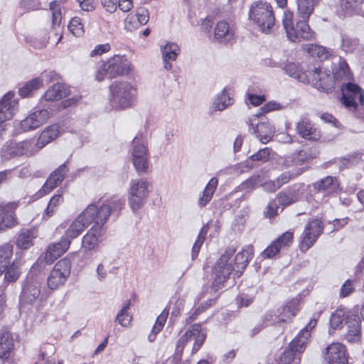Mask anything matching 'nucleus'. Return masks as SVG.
Returning a JSON list of instances; mask_svg holds the SVG:
<instances>
[{
    "mask_svg": "<svg viewBox=\"0 0 364 364\" xmlns=\"http://www.w3.org/2000/svg\"><path fill=\"white\" fill-rule=\"evenodd\" d=\"M136 90L126 81L114 82L109 86V100L111 106L117 109L131 107L136 100Z\"/></svg>",
    "mask_w": 364,
    "mask_h": 364,
    "instance_id": "obj_1",
    "label": "nucleus"
},
{
    "mask_svg": "<svg viewBox=\"0 0 364 364\" xmlns=\"http://www.w3.org/2000/svg\"><path fill=\"white\" fill-rule=\"evenodd\" d=\"M317 324V320L311 319L307 326L300 331L297 336L291 342L289 348L286 349L280 358L279 364H299L300 358H296L295 353L304 350L305 346L310 337L311 331Z\"/></svg>",
    "mask_w": 364,
    "mask_h": 364,
    "instance_id": "obj_2",
    "label": "nucleus"
},
{
    "mask_svg": "<svg viewBox=\"0 0 364 364\" xmlns=\"http://www.w3.org/2000/svg\"><path fill=\"white\" fill-rule=\"evenodd\" d=\"M235 251L236 250L234 247L227 248L215 262L213 269L215 277L210 288V291H213V293H216L223 287L224 283L235 269L232 257L235 253Z\"/></svg>",
    "mask_w": 364,
    "mask_h": 364,
    "instance_id": "obj_3",
    "label": "nucleus"
},
{
    "mask_svg": "<svg viewBox=\"0 0 364 364\" xmlns=\"http://www.w3.org/2000/svg\"><path fill=\"white\" fill-rule=\"evenodd\" d=\"M249 18L252 20L262 32L269 31L275 21L272 6L262 1L252 4L249 10Z\"/></svg>",
    "mask_w": 364,
    "mask_h": 364,
    "instance_id": "obj_4",
    "label": "nucleus"
},
{
    "mask_svg": "<svg viewBox=\"0 0 364 364\" xmlns=\"http://www.w3.org/2000/svg\"><path fill=\"white\" fill-rule=\"evenodd\" d=\"M342 97L341 102L342 105L350 112L360 117L358 111L360 109L364 101V93L362 89L356 84L345 82L343 86H341Z\"/></svg>",
    "mask_w": 364,
    "mask_h": 364,
    "instance_id": "obj_5",
    "label": "nucleus"
},
{
    "mask_svg": "<svg viewBox=\"0 0 364 364\" xmlns=\"http://www.w3.org/2000/svg\"><path fill=\"white\" fill-rule=\"evenodd\" d=\"M132 147V161L136 171L139 175L146 172L149 167V150L146 138L142 134L136 136Z\"/></svg>",
    "mask_w": 364,
    "mask_h": 364,
    "instance_id": "obj_6",
    "label": "nucleus"
},
{
    "mask_svg": "<svg viewBox=\"0 0 364 364\" xmlns=\"http://www.w3.org/2000/svg\"><path fill=\"white\" fill-rule=\"evenodd\" d=\"M95 213V205H89L70 224L63 237L71 242V240L77 237L89 225L92 223H97Z\"/></svg>",
    "mask_w": 364,
    "mask_h": 364,
    "instance_id": "obj_7",
    "label": "nucleus"
},
{
    "mask_svg": "<svg viewBox=\"0 0 364 364\" xmlns=\"http://www.w3.org/2000/svg\"><path fill=\"white\" fill-rule=\"evenodd\" d=\"M247 124L249 132L255 134L262 143L266 144L273 137L275 129L262 113L252 115Z\"/></svg>",
    "mask_w": 364,
    "mask_h": 364,
    "instance_id": "obj_8",
    "label": "nucleus"
},
{
    "mask_svg": "<svg viewBox=\"0 0 364 364\" xmlns=\"http://www.w3.org/2000/svg\"><path fill=\"white\" fill-rule=\"evenodd\" d=\"M149 183L144 179H133L130 182L128 202L133 211L140 209L149 196Z\"/></svg>",
    "mask_w": 364,
    "mask_h": 364,
    "instance_id": "obj_9",
    "label": "nucleus"
},
{
    "mask_svg": "<svg viewBox=\"0 0 364 364\" xmlns=\"http://www.w3.org/2000/svg\"><path fill=\"white\" fill-rule=\"evenodd\" d=\"M205 337L206 335L202 331L200 324L196 323L191 326L188 331L178 341L176 348V355H181L185 345L188 341H193L192 353L197 352L204 343Z\"/></svg>",
    "mask_w": 364,
    "mask_h": 364,
    "instance_id": "obj_10",
    "label": "nucleus"
},
{
    "mask_svg": "<svg viewBox=\"0 0 364 364\" xmlns=\"http://www.w3.org/2000/svg\"><path fill=\"white\" fill-rule=\"evenodd\" d=\"M71 264L68 259L59 260L54 266L48 278V286L50 289H56L64 284L70 274Z\"/></svg>",
    "mask_w": 364,
    "mask_h": 364,
    "instance_id": "obj_11",
    "label": "nucleus"
},
{
    "mask_svg": "<svg viewBox=\"0 0 364 364\" xmlns=\"http://www.w3.org/2000/svg\"><path fill=\"white\" fill-rule=\"evenodd\" d=\"M43 296L41 294V285L37 279L27 278L20 296L22 304L36 305L42 303Z\"/></svg>",
    "mask_w": 364,
    "mask_h": 364,
    "instance_id": "obj_12",
    "label": "nucleus"
},
{
    "mask_svg": "<svg viewBox=\"0 0 364 364\" xmlns=\"http://www.w3.org/2000/svg\"><path fill=\"white\" fill-rule=\"evenodd\" d=\"M308 82L311 84L315 88L329 92L334 87V82L330 71H322L320 68H314L312 70H309Z\"/></svg>",
    "mask_w": 364,
    "mask_h": 364,
    "instance_id": "obj_13",
    "label": "nucleus"
},
{
    "mask_svg": "<svg viewBox=\"0 0 364 364\" xmlns=\"http://www.w3.org/2000/svg\"><path fill=\"white\" fill-rule=\"evenodd\" d=\"M323 232V225L321 220L315 218L310 220L306 225L301 235V250L306 251L316 241Z\"/></svg>",
    "mask_w": 364,
    "mask_h": 364,
    "instance_id": "obj_14",
    "label": "nucleus"
},
{
    "mask_svg": "<svg viewBox=\"0 0 364 364\" xmlns=\"http://www.w3.org/2000/svg\"><path fill=\"white\" fill-rule=\"evenodd\" d=\"M50 117V112L46 109L36 110L20 122V128L23 132L35 130L46 124Z\"/></svg>",
    "mask_w": 364,
    "mask_h": 364,
    "instance_id": "obj_15",
    "label": "nucleus"
},
{
    "mask_svg": "<svg viewBox=\"0 0 364 364\" xmlns=\"http://www.w3.org/2000/svg\"><path fill=\"white\" fill-rule=\"evenodd\" d=\"M298 304V300L293 299L282 308L277 309L275 312L267 313L264 316V319L273 323L285 322L296 315L299 311Z\"/></svg>",
    "mask_w": 364,
    "mask_h": 364,
    "instance_id": "obj_16",
    "label": "nucleus"
},
{
    "mask_svg": "<svg viewBox=\"0 0 364 364\" xmlns=\"http://www.w3.org/2000/svg\"><path fill=\"white\" fill-rule=\"evenodd\" d=\"M18 206V202L0 203V232L5 231L17 225V218L14 210Z\"/></svg>",
    "mask_w": 364,
    "mask_h": 364,
    "instance_id": "obj_17",
    "label": "nucleus"
},
{
    "mask_svg": "<svg viewBox=\"0 0 364 364\" xmlns=\"http://www.w3.org/2000/svg\"><path fill=\"white\" fill-rule=\"evenodd\" d=\"M38 150L35 144L31 140H25L18 143H10L3 150L4 156L6 158L20 156H30L34 154Z\"/></svg>",
    "mask_w": 364,
    "mask_h": 364,
    "instance_id": "obj_18",
    "label": "nucleus"
},
{
    "mask_svg": "<svg viewBox=\"0 0 364 364\" xmlns=\"http://www.w3.org/2000/svg\"><path fill=\"white\" fill-rule=\"evenodd\" d=\"M106 63L109 78H114L119 75L128 74L131 70L130 63L123 55H114Z\"/></svg>",
    "mask_w": 364,
    "mask_h": 364,
    "instance_id": "obj_19",
    "label": "nucleus"
},
{
    "mask_svg": "<svg viewBox=\"0 0 364 364\" xmlns=\"http://www.w3.org/2000/svg\"><path fill=\"white\" fill-rule=\"evenodd\" d=\"M103 225L95 223V225L83 236L82 239V248L85 251L96 250L98 248L103 234Z\"/></svg>",
    "mask_w": 364,
    "mask_h": 364,
    "instance_id": "obj_20",
    "label": "nucleus"
},
{
    "mask_svg": "<svg viewBox=\"0 0 364 364\" xmlns=\"http://www.w3.org/2000/svg\"><path fill=\"white\" fill-rule=\"evenodd\" d=\"M325 360L328 364H347L348 358L345 346L333 343L326 348Z\"/></svg>",
    "mask_w": 364,
    "mask_h": 364,
    "instance_id": "obj_21",
    "label": "nucleus"
},
{
    "mask_svg": "<svg viewBox=\"0 0 364 364\" xmlns=\"http://www.w3.org/2000/svg\"><path fill=\"white\" fill-rule=\"evenodd\" d=\"M124 205V200L120 198H114L107 201L99 208L95 205L97 223L105 224L112 211L120 210Z\"/></svg>",
    "mask_w": 364,
    "mask_h": 364,
    "instance_id": "obj_22",
    "label": "nucleus"
},
{
    "mask_svg": "<svg viewBox=\"0 0 364 364\" xmlns=\"http://www.w3.org/2000/svg\"><path fill=\"white\" fill-rule=\"evenodd\" d=\"M296 131L301 138L309 141H317L321 136L320 130L306 118L296 123Z\"/></svg>",
    "mask_w": 364,
    "mask_h": 364,
    "instance_id": "obj_23",
    "label": "nucleus"
},
{
    "mask_svg": "<svg viewBox=\"0 0 364 364\" xmlns=\"http://www.w3.org/2000/svg\"><path fill=\"white\" fill-rule=\"evenodd\" d=\"M14 97V93L9 92L0 100V124L11 119L15 114L18 102Z\"/></svg>",
    "mask_w": 364,
    "mask_h": 364,
    "instance_id": "obj_24",
    "label": "nucleus"
},
{
    "mask_svg": "<svg viewBox=\"0 0 364 364\" xmlns=\"http://www.w3.org/2000/svg\"><path fill=\"white\" fill-rule=\"evenodd\" d=\"M318 152L314 147L300 150L294 153L292 156L285 161V166L287 167L294 166H302L309 163L312 159L316 158Z\"/></svg>",
    "mask_w": 364,
    "mask_h": 364,
    "instance_id": "obj_25",
    "label": "nucleus"
},
{
    "mask_svg": "<svg viewBox=\"0 0 364 364\" xmlns=\"http://www.w3.org/2000/svg\"><path fill=\"white\" fill-rule=\"evenodd\" d=\"M14 341L11 333L5 330H0V358L9 360L13 355Z\"/></svg>",
    "mask_w": 364,
    "mask_h": 364,
    "instance_id": "obj_26",
    "label": "nucleus"
},
{
    "mask_svg": "<svg viewBox=\"0 0 364 364\" xmlns=\"http://www.w3.org/2000/svg\"><path fill=\"white\" fill-rule=\"evenodd\" d=\"M235 30L233 27L225 21H219L214 29V38L220 43H230L235 39Z\"/></svg>",
    "mask_w": 364,
    "mask_h": 364,
    "instance_id": "obj_27",
    "label": "nucleus"
},
{
    "mask_svg": "<svg viewBox=\"0 0 364 364\" xmlns=\"http://www.w3.org/2000/svg\"><path fill=\"white\" fill-rule=\"evenodd\" d=\"M161 52L163 59L164 68L170 70L172 69V63L169 60H176L180 53V48L178 45L173 42L166 43L161 46Z\"/></svg>",
    "mask_w": 364,
    "mask_h": 364,
    "instance_id": "obj_28",
    "label": "nucleus"
},
{
    "mask_svg": "<svg viewBox=\"0 0 364 364\" xmlns=\"http://www.w3.org/2000/svg\"><path fill=\"white\" fill-rule=\"evenodd\" d=\"M70 245V242L63 237L58 242L52 244L48 247L45 259L47 263H52L58 257L65 252Z\"/></svg>",
    "mask_w": 364,
    "mask_h": 364,
    "instance_id": "obj_29",
    "label": "nucleus"
},
{
    "mask_svg": "<svg viewBox=\"0 0 364 364\" xmlns=\"http://www.w3.org/2000/svg\"><path fill=\"white\" fill-rule=\"evenodd\" d=\"M253 255V247L248 245L239 252L234 259L235 274L240 277Z\"/></svg>",
    "mask_w": 364,
    "mask_h": 364,
    "instance_id": "obj_30",
    "label": "nucleus"
},
{
    "mask_svg": "<svg viewBox=\"0 0 364 364\" xmlns=\"http://www.w3.org/2000/svg\"><path fill=\"white\" fill-rule=\"evenodd\" d=\"M68 171L65 164L60 165L55 171H54L46 181L43 191L45 193L50 192L53 189L58 186L64 179L65 173Z\"/></svg>",
    "mask_w": 364,
    "mask_h": 364,
    "instance_id": "obj_31",
    "label": "nucleus"
},
{
    "mask_svg": "<svg viewBox=\"0 0 364 364\" xmlns=\"http://www.w3.org/2000/svg\"><path fill=\"white\" fill-rule=\"evenodd\" d=\"M60 133V127L57 124H53L44 129L38 136L35 144L37 149L39 150L56 139Z\"/></svg>",
    "mask_w": 364,
    "mask_h": 364,
    "instance_id": "obj_32",
    "label": "nucleus"
},
{
    "mask_svg": "<svg viewBox=\"0 0 364 364\" xmlns=\"http://www.w3.org/2000/svg\"><path fill=\"white\" fill-rule=\"evenodd\" d=\"M308 20L299 21L296 26L294 27L295 38H289L292 42L299 41L301 39L305 41H311L315 38V33L312 31L309 24L307 23Z\"/></svg>",
    "mask_w": 364,
    "mask_h": 364,
    "instance_id": "obj_33",
    "label": "nucleus"
},
{
    "mask_svg": "<svg viewBox=\"0 0 364 364\" xmlns=\"http://www.w3.org/2000/svg\"><path fill=\"white\" fill-rule=\"evenodd\" d=\"M37 237L34 229H22L17 235L16 245L21 250H28L33 245V240Z\"/></svg>",
    "mask_w": 364,
    "mask_h": 364,
    "instance_id": "obj_34",
    "label": "nucleus"
},
{
    "mask_svg": "<svg viewBox=\"0 0 364 364\" xmlns=\"http://www.w3.org/2000/svg\"><path fill=\"white\" fill-rule=\"evenodd\" d=\"M53 75L52 73H43L41 77L33 79L32 80L26 83L22 87L19 89V94L23 97H26L30 96L32 92L38 89L43 85V81L48 80V77H51Z\"/></svg>",
    "mask_w": 364,
    "mask_h": 364,
    "instance_id": "obj_35",
    "label": "nucleus"
},
{
    "mask_svg": "<svg viewBox=\"0 0 364 364\" xmlns=\"http://www.w3.org/2000/svg\"><path fill=\"white\" fill-rule=\"evenodd\" d=\"M348 332L346 339L349 343H357L361 338L360 321L356 316H350L347 321Z\"/></svg>",
    "mask_w": 364,
    "mask_h": 364,
    "instance_id": "obj_36",
    "label": "nucleus"
},
{
    "mask_svg": "<svg viewBox=\"0 0 364 364\" xmlns=\"http://www.w3.org/2000/svg\"><path fill=\"white\" fill-rule=\"evenodd\" d=\"M333 80L334 84L340 82L343 86L345 82H349L352 80V74L350 72L349 67L345 61H341L338 66L333 70Z\"/></svg>",
    "mask_w": 364,
    "mask_h": 364,
    "instance_id": "obj_37",
    "label": "nucleus"
},
{
    "mask_svg": "<svg viewBox=\"0 0 364 364\" xmlns=\"http://www.w3.org/2000/svg\"><path fill=\"white\" fill-rule=\"evenodd\" d=\"M283 70L289 77L295 78L303 83L308 82L309 70L306 71L301 65L294 63H289L283 68Z\"/></svg>",
    "mask_w": 364,
    "mask_h": 364,
    "instance_id": "obj_38",
    "label": "nucleus"
},
{
    "mask_svg": "<svg viewBox=\"0 0 364 364\" xmlns=\"http://www.w3.org/2000/svg\"><path fill=\"white\" fill-rule=\"evenodd\" d=\"M318 0H297V14L304 20H309Z\"/></svg>",
    "mask_w": 364,
    "mask_h": 364,
    "instance_id": "obj_39",
    "label": "nucleus"
},
{
    "mask_svg": "<svg viewBox=\"0 0 364 364\" xmlns=\"http://www.w3.org/2000/svg\"><path fill=\"white\" fill-rule=\"evenodd\" d=\"M354 316L355 315L351 314L348 310L345 309H338L331 316V328L333 329L341 328L343 326L344 321H346V323H347L350 317Z\"/></svg>",
    "mask_w": 364,
    "mask_h": 364,
    "instance_id": "obj_40",
    "label": "nucleus"
},
{
    "mask_svg": "<svg viewBox=\"0 0 364 364\" xmlns=\"http://www.w3.org/2000/svg\"><path fill=\"white\" fill-rule=\"evenodd\" d=\"M68 95L67 88L65 85L57 83L51 86L45 92L43 98L46 101H55L62 99Z\"/></svg>",
    "mask_w": 364,
    "mask_h": 364,
    "instance_id": "obj_41",
    "label": "nucleus"
},
{
    "mask_svg": "<svg viewBox=\"0 0 364 364\" xmlns=\"http://www.w3.org/2000/svg\"><path fill=\"white\" fill-rule=\"evenodd\" d=\"M232 99L225 88L213 100L212 109L214 111H223L232 104Z\"/></svg>",
    "mask_w": 364,
    "mask_h": 364,
    "instance_id": "obj_42",
    "label": "nucleus"
},
{
    "mask_svg": "<svg viewBox=\"0 0 364 364\" xmlns=\"http://www.w3.org/2000/svg\"><path fill=\"white\" fill-rule=\"evenodd\" d=\"M218 181L217 178H212L206 185L203 195L200 196L198 200V205L200 208L205 207L212 199L218 186Z\"/></svg>",
    "mask_w": 364,
    "mask_h": 364,
    "instance_id": "obj_43",
    "label": "nucleus"
},
{
    "mask_svg": "<svg viewBox=\"0 0 364 364\" xmlns=\"http://www.w3.org/2000/svg\"><path fill=\"white\" fill-rule=\"evenodd\" d=\"M13 255V246L6 243L0 246V275L9 267Z\"/></svg>",
    "mask_w": 364,
    "mask_h": 364,
    "instance_id": "obj_44",
    "label": "nucleus"
},
{
    "mask_svg": "<svg viewBox=\"0 0 364 364\" xmlns=\"http://www.w3.org/2000/svg\"><path fill=\"white\" fill-rule=\"evenodd\" d=\"M304 50L313 58L320 60H326L329 56L328 51L323 46L316 44H306L303 47Z\"/></svg>",
    "mask_w": 364,
    "mask_h": 364,
    "instance_id": "obj_45",
    "label": "nucleus"
},
{
    "mask_svg": "<svg viewBox=\"0 0 364 364\" xmlns=\"http://www.w3.org/2000/svg\"><path fill=\"white\" fill-rule=\"evenodd\" d=\"M131 301H127L122 306L121 310L116 316L115 321L117 322L123 327H129L132 320V316L129 312L130 309Z\"/></svg>",
    "mask_w": 364,
    "mask_h": 364,
    "instance_id": "obj_46",
    "label": "nucleus"
},
{
    "mask_svg": "<svg viewBox=\"0 0 364 364\" xmlns=\"http://www.w3.org/2000/svg\"><path fill=\"white\" fill-rule=\"evenodd\" d=\"M168 316V311L164 309L161 314L157 317L156 323L152 328L151 332L148 336L149 341L150 342H153L156 338V334L162 330Z\"/></svg>",
    "mask_w": 364,
    "mask_h": 364,
    "instance_id": "obj_47",
    "label": "nucleus"
},
{
    "mask_svg": "<svg viewBox=\"0 0 364 364\" xmlns=\"http://www.w3.org/2000/svg\"><path fill=\"white\" fill-rule=\"evenodd\" d=\"M50 9L52 11V26L57 33L62 21V13L59 4L55 1L50 2Z\"/></svg>",
    "mask_w": 364,
    "mask_h": 364,
    "instance_id": "obj_48",
    "label": "nucleus"
},
{
    "mask_svg": "<svg viewBox=\"0 0 364 364\" xmlns=\"http://www.w3.org/2000/svg\"><path fill=\"white\" fill-rule=\"evenodd\" d=\"M293 16L294 14L291 11H285L283 15L282 23L288 38L294 39L296 36L293 24Z\"/></svg>",
    "mask_w": 364,
    "mask_h": 364,
    "instance_id": "obj_49",
    "label": "nucleus"
},
{
    "mask_svg": "<svg viewBox=\"0 0 364 364\" xmlns=\"http://www.w3.org/2000/svg\"><path fill=\"white\" fill-rule=\"evenodd\" d=\"M316 187L319 191L331 193L337 189L338 183L336 179L332 176H326L325 178L317 182Z\"/></svg>",
    "mask_w": 364,
    "mask_h": 364,
    "instance_id": "obj_50",
    "label": "nucleus"
},
{
    "mask_svg": "<svg viewBox=\"0 0 364 364\" xmlns=\"http://www.w3.org/2000/svg\"><path fill=\"white\" fill-rule=\"evenodd\" d=\"M63 191L58 190V194L53 196L48 205V207L46 210V215L48 217H50L53 213L56 210V208L61 204L63 201V198L62 197Z\"/></svg>",
    "mask_w": 364,
    "mask_h": 364,
    "instance_id": "obj_51",
    "label": "nucleus"
},
{
    "mask_svg": "<svg viewBox=\"0 0 364 364\" xmlns=\"http://www.w3.org/2000/svg\"><path fill=\"white\" fill-rule=\"evenodd\" d=\"M4 272V281L7 283L16 282L21 274L18 267L16 265L14 262L9 266Z\"/></svg>",
    "mask_w": 364,
    "mask_h": 364,
    "instance_id": "obj_52",
    "label": "nucleus"
},
{
    "mask_svg": "<svg viewBox=\"0 0 364 364\" xmlns=\"http://www.w3.org/2000/svg\"><path fill=\"white\" fill-rule=\"evenodd\" d=\"M208 232V226L203 225L202 228L200 229V231L197 237V239L193 244V248H192V258L195 259L198 253L200 251V249L201 247L202 244L203 243L205 236Z\"/></svg>",
    "mask_w": 364,
    "mask_h": 364,
    "instance_id": "obj_53",
    "label": "nucleus"
},
{
    "mask_svg": "<svg viewBox=\"0 0 364 364\" xmlns=\"http://www.w3.org/2000/svg\"><path fill=\"white\" fill-rule=\"evenodd\" d=\"M68 28L70 31L77 37L83 36L85 33L83 23L79 17H74L71 19L68 25Z\"/></svg>",
    "mask_w": 364,
    "mask_h": 364,
    "instance_id": "obj_54",
    "label": "nucleus"
},
{
    "mask_svg": "<svg viewBox=\"0 0 364 364\" xmlns=\"http://www.w3.org/2000/svg\"><path fill=\"white\" fill-rule=\"evenodd\" d=\"M357 7L356 0H341L340 9L343 16L352 15Z\"/></svg>",
    "mask_w": 364,
    "mask_h": 364,
    "instance_id": "obj_55",
    "label": "nucleus"
},
{
    "mask_svg": "<svg viewBox=\"0 0 364 364\" xmlns=\"http://www.w3.org/2000/svg\"><path fill=\"white\" fill-rule=\"evenodd\" d=\"M305 171L304 168H299L294 172H284L282 173L276 180L277 184H279V188L284 184L288 183L290 179L301 174Z\"/></svg>",
    "mask_w": 364,
    "mask_h": 364,
    "instance_id": "obj_56",
    "label": "nucleus"
},
{
    "mask_svg": "<svg viewBox=\"0 0 364 364\" xmlns=\"http://www.w3.org/2000/svg\"><path fill=\"white\" fill-rule=\"evenodd\" d=\"M277 199L280 205L287 206L296 200V196L293 192H281L278 193Z\"/></svg>",
    "mask_w": 364,
    "mask_h": 364,
    "instance_id": "obj_57",
    "label": "nucleus"
},
{
    "mask_svg": "<svg viewBox=\"0 0 364 364\" xmlns=\"http://www.w3.org/2000/svg\"><path fill=\"white\" fill-rule=\"evenodd\" d=\"M274 241L280 246V249L289 247L293 242V232L287 231Z\"/></svg>",
    "mask_w": 364,
    "mask_h": 364,
    "instance_id": "obj_58",
    "label": "nucleus"
},
{
    "mask_svg": "<svg viewBox=\"0 0 364 364\" xmlns=\"http://www.w3.org/2000/svg\"><path fill=\"white\" fill-rule=\"evenodd\" d=\"M140 26L141 25L139 23V18H137L135 14H129L124 20V27L128 31H132Z\"/></svg>",
    "mask_w": 364,
    "mask_h": 364,
    "instance_id": "obj_59",
    "label": "nucleus"
},
{
    "mask_svg": "<svg viewBox=\"0 0 364 364\" xmlns=\"http://www.w3.org/2000/svg\"><path fill=\"white\" fill-rule=\"evenodd\" d=\"M280 246L273 241L262 253L261 256L264 259H269L274 257L279 251Z\"/></svg>",
    "mask_w": 364,
    "mask_h": 364,
    "instance_id": "obj_60",
    "label": "nucleus"
},
{
    "mask_svg": "<svg viewBox=\"0 0 364 364\" xmlns=\"http://www.w3.org/2000/svg\"><path fill=\"white\" fill-rule=\"evenodd\" d=\"M357 46V40L346 36L342 37L341 47L345 52L348 53L353 51L356 48Z\"/></svg>",
    "mask_w": 364,
    "mask_h": 364,
    "instance_id": "obj_61",
    "label": "nucleus"
},
{
    "mask_svg": "<svg viewBox=\"0 0 364 364\" xmlns=\"http://www.w3.org/2000/svg\"><path fill=\"white\" fill-rule=\"evenodd\" d=\"M110 45L109 43L97 45L94 49L90 53V56L92 58L100 56L110 50Z\"/></svg>",
    "mask_w": 364,
    "mask_h": 364,
    "instance_id": "obj_62",
    "label": "nucleus"
},
{
    "mask_svg": "<svg viewBox=\"0 0 364 364\" xmlns=\"http://www.w3.org/2000/svg\"><path fill=\"white\" fill-rule=\"evenodd\" d=\"M279 206L275 200L269 201L268 203L266 210L264 211V215L266 218H274L278 213Z\"/></svg>",
    "mask_w": 364,
    "mask_h": 364,
    "instance_id": "obj_63",
    "label": "nucleus"
},
{
    "mask_svg": "<svg viewBox=\"0 0 364 364\" xmlns=\"http://www.w3.org/2000/svg\"><path fill=\"white\" fill-rule=\"evenodd\" d=\"M135 15L139 18V23L141 26L146 24L149 21V11L144 8H138L136 10Z\"/></svg>",
    "mask_w": 364,
    "mask_h": 364,
    "instance_id": "obj_64",
    "label": "nucleus"
}]
</instances>
